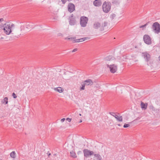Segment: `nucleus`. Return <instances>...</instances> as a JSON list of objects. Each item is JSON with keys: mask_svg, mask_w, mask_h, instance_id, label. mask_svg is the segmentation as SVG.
<instances>
[{"mask_svg": "<svg viewBox=\"0 0 160 160\" xmlns=\"http://www.w3.org/2000/svg\"><path fill=\"white\" fill-rule=\"evenodd\" d=\"M3 30L4 32L7 35H9L12 30L10 29V24L2 23L0 25V31Z\"/></svg>", "mask_w": 160, "mask_h": 160, "instance_id": "f257e3e1", "label": "nucleus"}, {"mask_svg": "<svg viewBox=\"0 0 160 160\" xmlns=\"http://www.w3.org/2000/svg\"><path fill=\"white\" fill-rule=\"evenodd\" d=\"M108 23L106 22H104L102 24L98 22H95L93 24V27L95 29H98L101 31H103L104 30V28L107 26Z\"/></svg>", "mask_w": 160, "mask_h": 160, "instance_id": "f03ea898", "label": "nucleus"}, {"mask_svg": "<svg viewBox=\"0 0 160 160\" xmlns=\"http://www.w3.org/2000/svg\"><path fill=\"white\" fill-rule=\"evenodd\" d=\"M111 5L110 2H104L102 5L103 11L105 13H108L111 10Z\"/></svg>", "mask_w": 160, "mask_h": 160, "instance_id": "7ed1b4c3", "label": "nucleus"}, {"mask_svg": "<svg viewBox=\"0 0 160 160\" xmlns=\"http://www.w3.org/2000/svg\"><path fill=\"white\" fill-rule=\"evenodd\" d=\"M142 56L144 58L148 65L149 64L151 65L152 63V62L151 61V55L148 52H142Z\"/></svg>", "mask_w": 160, "mask_h": 160, "instance_id": "20e7f679", "label": "nucleus"}, {"mask_svg": "<svg viewBox=\"0 0 160 160\" xmlns=\"http://www.w3.org/2000/svg\"><path fill=\"white\" fill-rule=\"evenodd\" d=\"M152 28L155 33H158L160 32V25L158 22L153 24Z\"/></svg>", "mask_w": 160, "mask_h": 160, "instance_id": "39448f33", "label": "nucleus"}, {"mask_svg": "<svg viewBox=\"0 0 160 160\" xmlns=\"http://www.w3.org/2000/svg\"><path fill=\"white\" fill-rule=\"evenodd\" d=\"M88 18L85 16H82L80 18V24L82 27H85L88 21Z\"/></svg>", "mask_w": 160, "mask_h": 160, "instance_id": "423d86ee", "label": "nucleus"}, {"mask_svg": "<svg viewBox=\"0 0 160 160\" xmlns=\"http://www.w3.org/2000/svg\"><path fill=\"white\" fill-rule=\"evenodd\" d=\"M107 66L108 68H109L110 71L111 73H114L116 72L117 70V67L115 65L113 64L109 65L108 64H107Z\"/></svg>", "mask_w": 160, "mask_h": 160, "instance_id": "0eeeda50", "label": "nucleus"}, {"mask_svg": "<svg viewBox=\"0 0 160 160\" xmlns=\"http://www.w3.org/2000/svg\"><path fill=\"white\" fill-rule=\"evenodd\" d=\"M144 42L147 44H150L152 43L151 39L148 35H145L143 36Z\"/></svg>", "mask_w": 160, "mask_h": 160, "instance_id": "6e6552de", "label": "nucleus"}, {"mask_svg": "<svg viewBox=\"0 0 160 160\" xmlns=\"http://www.w3.org/2000/svg\"><path fill=\"white\" fill-rule=\"evenodd\" d=\"M76 23V18L74 17L73 14L69 18V23L71 25H74Z\"/></svg>", "mask_w": 160, "mask_h": 160, "instance_id": "1a4fd4ad", "label": "nucleus"}, {"mask_svg": "<svg viewBox=\"0 0 160 160\" xmlns=\"http://www.w3.org/2000/svg\"><path fill=\"white\" fill-rule=\"evenodd\" d=\"M68 9L70 12H72L75 10V6L72 3H69L68 5Z\"/></svg>", "mask_w": 160, "mask_h": 160, "instance_id": "9d476101", "label": "nucleus"}, {"mask_svg": "<svg viewBox=\"0 0 160 160\" xmlns=\"http://www.w3.org/2000/svg\"><path fill=\"white\" fill-rule=\"evenodd\" d=\"M109 114L114 117L119 122H122V116H121L118 117L117 115L115 114V113L113 112H109Z\"/></svg>", "mask_w": 160, "mask_h": 160, "instance_id": "9b49d317", "label": "nucleus"}, {"mask_svg": "<svg viewBox=\"0 0 160 160\" xmlns=\"http://www.w3.org/2000/svg\"><path fill=\"white\" fill-rule=\"evenodd\" d=\"M102 4L101 0H95L93 2V4L96 7H100Z\"/></svg>", "mask_w": 160, "mask_h": 160, "instance_id": "f8f14e48", "label": "nucleus"}, {"mask_svg": "<svg viewBox=\"0 0 160 160\" xmlns=\"http://www.w3.org/2000/svg\"><path fill=\"white\" fill-rule=\"evenodd\" d=\"M83 83L86 86H91L93 84V82L90 79H88L84 81Z\"/></svg>", "mask_w": 160, "mask_h": 160, "instance_id": "ddd939ff", "label": "nucleus"}, {"mask_svg": "<svg viewBox=\"0 0 160 160\" xmlns=\"http://www.w3.org/2000/svg\"><path fill=\"white\" fill-rule=\"evenodd\" d=\"M84 153L86 157H89L93 154V152L90 151H84Z\"/></svg>", "mask_w": 160, "mask_h": 160, "instance_id": "4468645a", "label": "nucleus"}, {"mask_svg": "<svg viewBox=\"0 0 160 160\" xmlns=\"http://www.w3.org/2000/svg\"><path fill=\"white\" fill-rule=\"evenodd\" d=\"M148 104L147 103H144L142 101L141 102V107L142 109L146 110L147 108Z\"/></svg>", "mask_w": 160, "mask_h": 160, "instance_id": "2eb2a0df", "label": "nucleus"}, {"mask_svg": "<svg viewBox=\"0 0 160 160\" xmlns=\"http://www.w3.org/2000/svg\"><path fill=\"white\" fill-rule=\"evenodd\" d=\"M70 154L72 158H75L77 157V156L74 151H71Z\"/></svg>", "mask_w": 160, "mask_h": 160, "instance_id": "dca6fc26", "label": "nucleus"}, {"mask_svg": "<svg viewBox=\"0 0 160 160\" xmlns=\"http://www.w3.org/2000/svg\"><path fill=\"white\" fill-rule=\"evenodd\" d=\"M94 160H101V157L98 154H95L94 157Z\"/></svg>", "mask_w": 160, "mask_h": 160, "instance_id": "f3484780", "label": "nucleus"}, {"mask_svg": "<svg viewBox=\"0 0 160 160\" xmlns=\"http://www.w3.org/2000/svg\"><path fill=\"white\" fill-rule=\"evenodd\" d=\"M8 98L7 97H5L2 101V103L6 104L8 103Z\"/></svg>", "mask_w": 160, "mask_h": 160, "instance_id": "a211bd4d", "label": "nucleus"}, {"mask_svg": "<svg viewBox=\"0 0 160 160\" xmlns=\"http://www.w3.org/2000/svg\"><path fill=\"white\" fill-rule=\"evenodd\" d=\"M16 154L15 151H12L10 153V156L13 158H14L16 157Z\"/></svg>", "mask_w": 160, "mask_h": 160, "instance_id": "6ab92c4d", "label": "nucleus"}, {"mask_svg": "<svg viewBox=\"0 0 160 160\" xmlns=\"http://www.w3.org/2000/svg\"><path fill=\"white\" fill-rule=\"evenodd\" d=\"M55 90L56 91H57L59 92H62L63 91V90H62V88L61 87L55 88Z\"/></svg>", "mask_w": 160, "mask_h": 160, "instance_id": "aec40b11", "label": "nucleus"}, {"mask_svg": "<svg viewBox=\"0 0 160 160\" xmlns=\"http://www.w3.org/2000/svg\"><path fill=\"white\" fill-rule=\"evenodd\" d=\"M73 149V147L70 145L67 146V148H66V150H71Z\"/></svg>", "mask_w": 160, "mask_h": 160, "instance_id": "412c9836", "label": "nucleus"}, {"mask_svg": "<svg viewBox=\"0 0 160 160\" xmlns=\"http://www.w3.org/2000/svg\"><path fill=\"white\" fill-rule=\"evenodd\" d=\"M113 57L112 56H108L106 58V60L107 61H110L112 59Z\"/></svg>", "mask_w": 160, "mask_h": 160, "instance_id": "4be33fe9", "label": "nucleus"}, {"mask_svg": "<svg viewBox=\"0 0 160 160\" xmlns=\"http://www.w3.org/2000/svg\"><path fill=\"white\" fill-rule=\"evenodd\" d=\"M82 87L80 88V90H84L85 89V85L83 83V82H82Z\"/></svg>", "mask_w": 160, "mask_h": 160, "instance_id": "5701e85b", "label": "nucleus"}, {"mask_svg": "<svg viewBox=\"0 0 160 160\" xmlns=\"http://www.w3.org/2000/svg\"><path fill=\"white\" fill-rule=\"evenodd\" d=\"M75 39H76V37H74L73 38H68V37L66 38H65V39H68V40H70L71 41H73Z\"/></svg>", "mask_w": 160, "mask_h": 160, "instance_id": "b1692460", "label": "nucleus"}, {"mask_svg": "<svg viewBox=\"0 0 160 160\" xmlns=\"http://www.w3.org/2000/svg\"><path fill=\"white\" fill-rule=\"evenodd\" d=\"M81 38L80 39H79V40L80 42H82L86 40L87 38Z\"/></svg>", "mask_w": 160, "mask_h": 160, "instance_id": "393cba45", "label": "nucleus"}, {"mask_svg": "<svg viewBox=\"0 0 160 160\" xmlns=\"http://www.w3.org/2000/svg\"><path fill=\"white\" fill-rule=\"evenodd\" d=\"M79 39H75L73 40V41H72L73 42V43H74L75 42H79L80 41H79Z\"/></svg>", "mask_w": 160, "mask_h": 160, "instance_id": "a878e982", "label": "nucleus"}, {"mask_svg": "<svg viewBox=\"0 0 160 160\" xmlns=\"http://www.w3.org/2000/svg\"><path fill=\"white\" fill-rule=\"evenodd\" d=\"M129 126H130V125L129 124L125 123L123 126V127L124 128H127Z\"/></svg>", "mask_w": 160, "mask_h": 160, "instance_id": "bb28decb", "label": "nucleus"}, {"mask_svg": "<svg viewBox=\"0 0 160 160\" xmlns=\"http://www.w3.org/2000/svg\"><path fill=\"white\" fill-rule=\"evenodd\" d=\"M12 96H13V97L14 98H16L17 97V96H16V95L14 92H13L12 93Z\"/></svg>", "mask_w": 160, "mask_h": 160, "instance_id": "cd10ccee", "label": "nucleus"}, {"mask_svg": "<svg viewBox=\"0 0 160 160\" xmlns=\"http://www.w3.org/2000/svg\"><path fill=\"white\" fill-rule=\"evenodd\" d=\"M116 16V15L115 14H112L111 16V17H112V19H113Z\"/></svg>", "mask_w": 160, "mask_h": 160, "instance_id": "c85d7f7f", "label": "nucleus"}, {"mask_svg": "<svg viewBox=\"0 0 160 160\" xmlns=\"http://www.w3.org/2000/svg\"><path fill=\"white\" fill-rule=\"evenodd\" d=\"M147 25H148V23H146V24H145L144 25L140 26V28H142L144 27H146Z\"/></svg>", "mask_w": 160, "mask_h": 160, "instance_id": "c756f323", "label": "nucleus"}, {"mask_svg": "<svg viewBox=\"0 0 160 160\" xmlns=\"http://www.w3.org/2000/svg\"><path fill=\"white\" fill-rule=\"evenodd\" d=\"M10 29H12V28L14 27L15 26L13 24H12L11 25L10 24Z\"/></svg>", "mask_w": 160, "mask_h": 160, "instance_id": "7c9ffc66", "label": "nucleus"}, {"mask_svg": "<svg viewBox=\"0 0 160 160\" xmlns=\"http://www.w3.org/2000/svg\"><path fill=\"white\" fill-rule=\"evenodd\" d=\"M149 108L150 109H151L152 110H153L154 108L152 105H151L149 106Z\"/></svg>", "mask_w": 160, "mask_h": 160, "instance_id": "2f4dec72", "label": "nucleus"}, {"mask_svg": "<svg viewBox=\"0 0 160 160\" xmlns=\"http://www.w3.org/2000/svg\"><path fill=\"white\" fill-rule=\"evenodd\" d=\"M71 118H67L66 119V120L68 122H70L71 121Z\"/></svg>", "mask_w": 160, "mask_h": 160, "instance_id": "473e14b6", "label": "nucleus"}, {"mask_svg": "<svg viewBox=\"0 0 160 160\" xmlns=\"http://www.w3.org/2000/svg\"><path fill=\"white\" fill-rule=\"evenodd\" d=\"M77 50H78V49L76 48H75V49H74L72 51V52H74L77 51Z\"/></svg>", "mask_w": 160, "mask_h": 160, "instance_id": "72a5a7b5", "label": "nucleus"}, {"mask_svg": "<svg viewBox=\"0 0 160 160\" xmlns=\"http://www.w3.org/2000/svg\"><path fill=\"white\" fill-rule=\"evenodd\" d=\"M61 1L62 2V3L63 4H65L66 2L65 0H61Z\"/></svg>", "mask_w": 160, "mask_h": 160, "instance_id": "f704fd0d", "label": "nucleus"}, {"mask_svg": "<svg viewBox=\"0 0 160 160\" xmlns=\"http://www.w3.org/2000/svg\"><path fill=\"white\" fill-rule=\"evenodd\" d=\"M4 21V19L3 18H0V22Z\"/></svg>", "mask_w": 160, "mask_h": 160, "instance_id": "c9c22d12", "label": "nucleus"}, {"mask_svg": "<svg viewBox=\"0 0 160 160\" xmlns=\"http://www.w3.org/2000/svg\"><path fill=\"white\" fill-rule=\"evenodd\" d=\"M65 119L64 118H62L61 120V121L62 122H63L65 121Z\"/></svg>", "mask_w": 160, "mask_h": 160, "instance_id": "e433bc0d", "label": "nucleus"}, {"mask_svg": "<svg viewBox=\"0 0 160 160\" xmlns=\"http://www.w3.org/2000/svg\"><path fill=\"white\" fill-rule=\"evenodd\" d=\"M28 26H30V25H29V24H28V25H27V28H29V27H28Z\"/></svg>", "mask_w": 160, "mask_h": 160, "instance_id": "4c0bfd02", "label": "nucleus"}, {"mask_svg": "<svg viewBox=\"0 0 160 160\" xmlns=\"http://www.w3.org/2000/svg\"><path fill=\"white\" fill-rule=\"evenodd\" d=\"M118 125L119 126H121V125L120 124H118Z\"/></svg>", "mask_w": 160, "mask_h": 160, "instance_id": "58836bf2", "label": "nucleus"}, {"mask_svg": "<svg viewBox=\"0 0 160 160\" xmlns=\"http://www.w3.org/2000/svg\"><path fill=\"white\" fill-rule=\"evenodd\" d=\"M82 122V120H81L79 122Z\"/></svg>", "mask_w": 160, "mask_h": 160, "instance_id": "ea45409f", "label": "nucleus"}, {"mask_svg": "<svg viewBox=\"0 0 160 160\" xmlns=\"http://www.w3.org/2000/svg\"><path fill=\"white\" fill-rule=\"evenodd\" d=\"M79 115L80 116H81L82 115L81 114H80V113H79Z\"/></svg>", "mask_w": 160, "mask_h": 160, "instance_id": "a19ab883", "label": "nucleus"}, {"mask_svg": "<svg viewBox=\"0 0 160 160\" xmlns=\"http://www.w3.org/2000/svg\"><path fill=\"white\" fill-rule=\"evenodd\" d=\"M83 150H88L87 149H84Z\"/></svg>", "mask_w": 160, "mask_h": 160, "instance_id": "79ce46f5", "label": "nucleus"}, {"mask_svg": "<svg viewBox=\"0 0 160 160\" xmlns=\"http://www.w3.org/2000/svg\"><path fill=\"white\" fill-rule=\"evenodd\" d=\"M50 154H51L50 153H49L48 156H49L50 155Z\"/></svg>", "mask_w": 160, "mask_h": 160, "instance_id": "37998d69", "label": "nucleus"}, {"mask_svg": "<svg viewBox=\"0 0 160 160\" xmlns=\"http://www.w3.org/2000/svg\"><path fill=\"white\" fill-rule=\"evenodd\" d=\"M1 38V39H3V38H2V37Z\"/></svg>", "mask_w": 160, "mask_h": 160, "instance_id": "c03bdc74", "label": "nucleus"}]
</instances>
